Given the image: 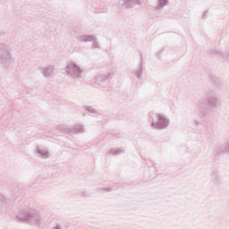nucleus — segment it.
<instances>
[{
    "label": "nucleus",
    "instance_id": "obj_1",
    "mask_svg": "<svg viewBox=\"0 0 229 229\" xmlns=\"http://www.w3.org/2000/svg\"><path fill=\"white\" fill-rule=\"evenodd\" d=\"M157 123H153L152 126L154 128H157V130H162V128H165L167 126V121H165V118L162 115L157 116Z\"/></svg>",
    "mask_w": 229,
    "mask_h": 229
},
{
    "label": "nucleus",
    "instance_id": "obj_2",
    "mask_svg": "<svg viewBox=\"0 0 229 229\" xmlns=\"http://www.w3.org/2000/svg\"><path fill=\"white\" fill-rule=\"evenodd\" d=\"M71 67H73V69H74L75 71H78V68H77L76 66H74V65L69 66V68H71Z\"/></svg>",
    "mask_w": 229,
    "mask_h": 229
}]
</instances>
